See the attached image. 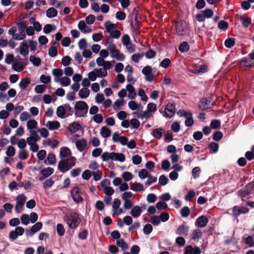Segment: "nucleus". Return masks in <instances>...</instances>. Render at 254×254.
I'll return each instance as SVG.
<instances>
[{"mask_svg": "<svg viewBox=\"0 0 254 254\" xmlns=\"http://www.w3.org/2000/svg\"><path fill=\"white\" fill-rule=\"evenodd\" d=\"M31 115L27 112H23L20 116V120L21 122H24L26 120L31 119Z\"/></svg>", "mask_w": 254, "mask_h": 254, "instance_id": "680f3d73", "label": "nucleus"}, {"mask_svg": "<svg viewBox=\"0 0 254 254\" xmlns=\"http://www.w3.org/2000/svg\"><path fill=\"white\" fill-rule=\"evenodd\" d=\"M187 28V25L186 21L180 20L176 22V31L179 35H183Z\"/></svg>", "mask_w": 254, "mask_h": 254, "instance_id": "f8f14e48", "label": "nucleus"}, {"mask_svg": "<svg viewBox=\"0 0 254 254\" xmlns=\"http://www.w3.org/2000/svg\"><path fill=\"white\" fill-rule=\"evenodd\" d=\"M78 27L79 30L82 31L84 29H88V30H86V29H85L83 31L84 33H89L91 31L90 28L86 25L85 22L83 20L79 21L78 24Z\"/></svg>", "mask_w": 254, "mask_h": 254, "instance_id": "e433bc0d", "label": "nucleus"}, {"mask_svg": "<svg viewBox=\"0 0 254 254\" xmlns=\"http://www.w3.org/2000/svg\"><path fill=\"white\" fill-rule=\"evenodd\" d=\"M199 108L201 110L210 109L213 106V103L210 97L202 99L199 103Z\"/></svg>", "mask_w": 254, "mask_h": 254, "instance_id": "6e6552de", "label": "nucleus"}, {"mask_svg": "<svg viewBox=\"0 0 254 254\" xmlns=\"http://www.w3.org/2000/svg\"><path fill=\"white\" fill-rule=\"evenodd\" d=\"M238 192L243 200L251 197L254 195V182H250Z\"/></svg>", "mask_w": 254, "mask_h": 254, "instance_id": "20e7f679", "label": "nucleus"}, {"mask_svg": "<svg viewBox=\"0 0 254 254\" xmlns=\"http://www.w3.org/2000/svg\"><path fill=\"white\" fill-rule=\"evenodd\" d=\"M95 71L98 77H105L107 75V71L103 68H95Z\"/></svg>", "mask_w": 254, "mask_h": 254, "instance_id": "79ce46f5", "label": "nucleus"}, {"mask_svg": "<svg viewBox=\"0 0 254 254\" xmlns=\"http://www.w3.org/2000/svg\"><path fill=\"white\" fill-rule=\"evenodd\" d=\"M171 63V60L169 58H165L161 61L159 65L163 68H166L169 66Z\"/></svg>", "mask_w": 254, "mask_h": 254, "instance_id": "052dcab7", "label": "nucleus"}, {"mask_svg": "<svg viewBox=\"0 0 254 254\" xmlns=\"http://www.w3.org/2000/svg\"><path fill=\"white\" fill-rule=\"evenodd\" d=\"M142 73L145 75V80L147 81L151 82L153 80L154 76L152 73V68L150 66L147 65L143 67L142 69Z\"/></svg>", "mask_w": 254, "mask_h": 254, "instance_id": "9b49d317", "label": "nucleus"}, {"mask_svg": "<svg viewBox=\"0 0 254 254\" xmlns=\"http://www.w3.org/2000/svg\"><path fill=\"white\" fill-rule=\"evenodd\" d=\"M64 220L68 227L72 229H76L81 222L79 214L73 211L65 215L64 216Z\"/></svg>", "mask_w": 254, "mask_h": 254, "instance_id": "f257e3e1", "label": "nucleus"}, {"mask_svg": "<svg viewBox=\"0 0 254 254\" xmlns=\"http://www.w3.org/2000/svg\"><path fill=\"white\" fill-rule=\"evenodd\" d=\"M29 61L35 66H39L41 64V61L39 58L36 57L34 56H31L29 58Z\"/></svg>", "mask_w": 254, "mask_h": 254, "instance_id": "c03bdc74", "label": "nucleus"}, {"mask_svg": "<svg viewBox=\"0 0 254 254\" xmlns=\"http://www.w3.org/2000/svg\"><path fill=\"white\" fill-rule=\"evenodd\" d=\"M71 61V58L68 56H66L63 58L62 60V64L64 66H67L70 64Z\"/></svg>", "mask_w": 254, "mask_h": 254, "instance_id": "338daca9", "label": "nucleus"}, {"mask_svg": "<svg viewBox=\"0 0 254 254\" xmlns=\"http://www.w3.org/2000/svg\"><path fill=\"white\" fill-rule=\"evenodd\" d=\"M179 50L182 53L187 52L190 50V46L187 42H183L180 44Z\"/></svg>", "mask_w": 254, "mask_h": 254, "instance_id": "ea45409f", "label": "nucleus"}, {"mask_svg": "<svg viewBox=\"0 0 254 254\" xmlns=\"http://www.w3.org/2000/svg\"><path fill=\"white\" fill-rule=\"evenodd\" d=\"M71 194L72 197V199L76 203H78L83 200V198L81 197L80 193L79 191V189L77 187H74L71 190Z\"/></svg>", "mask_w": 254, "mask_h": 254, "instance_id": "4468645a", "label": "nucleus"}, {"mask_svg": "<svg viewBox=\"0 0 254 254\" xmlns=\"http://www.w3.org/2000/svg\"><path fill=\"white\" fill-rule=\"evenodd\" d=\"M71 154L70 150L67 147H63L60 149V158L61 159L70 157Z\"/></svg>", "mask_w": 254, "mask_h": 254, "instance_id": "f3484780", "label": "nucleus"}, {"mask_svg": "<svg viewBox=\"0 0 254 254\" xmlns=\"http://www.w3.org/2000/svg\"><path fill=\"white\" fill-rule=\"evenodd\" d=\"M30 83L29 78L26 77L22 79L19 83V88L22 90L25 89Z\"/></svg>", "mask_w": 254, "mask_h": 254, "instance_id": "c756f323", "label": "nucleus"}, {"mask_svg": "<svg viewBox=\"0 0 254 254\" xmlns=\"http://www.w3.org/2000/svg\"><path fill=\"white\" fill-rule=\"evenodd\" d=\"M127 90L128 92V98L134 99L136 96L134 87L131 84H127L126 86Z\"/></svg>", "mask_w": 254, "mask_h": 254, "instance_id": "5701e85b", "label": "nucleus"}, {"mask_svg": "<svg viewBox=\"0 0 254 254\" xmlns=\"http://www.w3.org/2000/svg\"><path fill=\"white\" fill-rule=\"evenodd\" d=\"M207 218L204 215L198 217L195 222V226L197 227L202 228L205 227L208 223Z\"/></svg>", "mask_w": 254, "mask_h": 254, "instance_id": "2eb2a0df", "label": "nucleus"}, {"mask_svg": "<svg viewBox=\"0 0 254 254\" xmlns=\"http://www.w3.org/2000/svg\"><path fill=\"white\" fill-rule=\"evenodd\" d=\"M75 162L76 158L74 157L63 159L58 163V169L60 172L65 173L73 167L75 164Z\"/></svg>", "mask_w": 254, "mask_h": 254, "instance_id": "7ed1b4c3", "label": "nucleus"}, {"mask_svg": "<svg viewBox=\"0 0 254 254\" xmlns=\"http://www.w3.org/2000/svg\"><path fill=\"white\" fill-rule=\"evenodd\" d=\"M92 175H93V179L95 181H99L102 177V173L101 171L99 170H97V171L93 172L92 173Z\"/></svg>", "mask_w": 254, "mask_h": 254, "instance_id": "5fc2aeb1", "label": "nucleus"}, {"mask_svg": "<svg viewBox=\"0 0 254 254\" xmlns=\"http://www.w3.org/2000/svg\"><path fill=\"white\" fill-rule=\"evenodd\" d=\"M100 134L103 138H106L110 136L111 131L107 127H103L101 129Z\"/></svg>", "mask_w": 254, "mask_h": 254, "instance_id": "72a5a7b5", "label": "nucleus"}, {"mask_svg": "<svg viewBox=\"0 0 254 254\" xmlns=\"http://www.w3.org/2000/svg\"><path fill=\"white\" fill-rule=\"evenodd\" d=\"M57 116L61 119H64L66 118L65 109L64 104L59 106L56 111Z\"/></svg>", "mask_w": 254, "mask_h": 254, "instance_id": "bb28decb", "label": "nucleus"}, {"mask_svg": "<svg viewBox=\"0 0 254 254\" xmlns=\"http://www.w3.org/2000/svg\"><path fill=\"white\" fill-rule=\"evenodd\" d=\"M48 53L51 57L54 58L56 57L58 54L57 49L56 47L52 46L49 49Z\"/></svg>", "mask_w": 254, "mask_h": 254, "instance_id": "e2e57ef3", "label": "nucleus"}, {"mask_svg": "<svg viewBox=\"0 0 254 254\" xmlns=\"http://www.w3.org/2000/svg\"><path fill=\"white\" fill-rule=\"evenodd\" d=\"M137 95L141 97V100L142 101H144V102H146L147 101V100L148 99V97L145 95V91H144V90L143 89L140 88L138 90V92H137Z\"/></svg>", "mask_w": 254, "mask_h": 254, "instance_id": "bf43d9fd", "label": "nucleus"}, {"mask_svg": "<svg viewBox=\"0 0 254 254\" xmlns=\"http://www.w3.org/2000/svg\"><path fill=\"white\" fill-rule=\"evenodd\" d=\"M117 245L121 248L122 250L125 251L128 248L127 244L124 239H119L116 241Z\"/></svg>", "mask_w": 254, "mask_h": 254, "instance_id": "58836bf2", "label": "nucleus"}, {"mask_svg": "<svg viewBox=\"0 0 254 254\" xmlns=\"http://www.w3.org/2000/svg\"><path fill=\"white\" fill-rule=\"evenodd\" d=\"M238 18L245 27H248L251 23V19L249 17H238Z\"/></svg>", "mask_w": 254, "mask_h": 254, "instance_id": "c9c22d12", "label": "nucleus"}, {"mask_svg": "<svg viewBox=\"0 0 254 254\" xmlns=\"http://www.w3.org/2000/svg\"><path fill=\"white\" fill-rule=\"evenodd\" d=\"M81 128V125L78 122H74L69 125V130L72 133L78 131Z\"/></svg>", "mask_w": 254, "mask_h": 254, "instance_id": "a878e982", "label": "nucleus"}, {"mask_svg": "<svg viewBox=\"0 0 254 254\" xmlns=\"http://www.w3.org/2000/svg\"><path fill=\"white\" fill-rule=\"evenodd\" d=\"M77 149L80 152L82 151L86 146V141L85 139L77 140L75 142Z\"/></svg>", "mask_w": 254, "mask_h": 254, "instance_id": "2f4dec72", "label": "nucleus"}, {"mask_svg": "<svg viewBox=\"0 0 254 254\" xmlns=\"http://www.w3.org/2000/svg\"><path fill=\"white\" fill-rule=\"evenodd\" d=\"M25 230L21 227H16L14 230L10 232L9 239L11 241L15 240L19 236H22L24 233Z\"/></svg>", "mask_w": 254, "mask_h": 254, "instance_id": "0eeeda50", "label": "nucleus"}, {"mask_svg": "<svg viewBox=\"0 0 254 254\" xmlns=\"http://www.w3.org/2000/svg\"><path fill=\"white\" fill-rule=\"evenodd\" d=\"M59 142L56 139H47L43 141V144L44 145H49L52 148L56 147L58 145Z\"/></svg>", "mask_w": 254, "mask_h": 254, "instance_id": "cd10ccee", "label": "nucleus"}, {"mask_svg": "<svg viewBox=\"0 0 254 254\" xmlns=\"http://www.w3.org/2000/svg\"><path fill=\"white\" fill-rule=\"evenodd\" d=\"M64 107L65 109L66 118L72 116L74 113V110L70 106V105L67 104H64Z\"/></svg>", "mask_w": 254, "mask_h": 254, "instance_id": "a19ab883", "label": "nucleus"}, {"mask_svg": "<svg viewBox=\"0 0 254 254\" xmlns=\"http://www.w3.org/2000/svg\"><path fill=\"white\" fill-rule=\"evenodd\" d=\"M42 228V222H38L33 225L31 229H26L25 230V235L27 237H32L36 233L40 231Z\"/></svg>", "mask_w": 254, "mask_h": 254, "instance_id": "1a4fd4ad", "label": "nucleus"}, {"mask_svg": "<svg viewBox=\"0 0 254 254\" xmlns=\"http://www.w3.org/2000/svg\"><path fill=\"white\" fill-rule=\"evenodd\" d=\"M105 26L106 27L107 32L109 33L114 31L116 28V25L109 21L105 22Z\"/></svg>", "mask_w": 254, "mask_h": 254, "instance_id": "09e8293b", "label": "nucleus"}, {"mask_svg": "<svg viewBox=\"0 0 254 254\" xmlns=\"http://www.w3.org/2000/svg\"><path fill=\"white\" fill-rule=\"evenodd\" d=\"M228 27V22L220 20L218 23V28L222 31H225Z\"/></svg>", "mask_w": 254, "mask_h": 254, "instance_id": "37998d69", "label": "nucleus"}, {"mask_svg": "<svg viewBox=\"0 0 254 254\" xmlns=\"http://www.w3.org/2000/svg\"><path fill=\"white\" fill-rule=\"evenodd\" d=\"M44 163L47 165H55L56 163V159L55 154L49 153L47 158L45 160Z\"/></svg>", "mask_w": 254, "mask_h": 254, "instance_id": "412c9836", "label": "nucleus"}, {"mask_svg": "<svg viewBox=\"0 0 254 254\" xmlns=\"http://www.w3.org/2000/svg\"><path fill=\"white\" fill-rule=\"evenodd\" d=\"M55 29V26L51 24H46L43 28V31L45 34H49Z\"/></svg>", "mask_w": 254, "mask_h": 254, "instance_id": "49530a36", "label": "nucleus"}, {"mask_svg": "<svg viewBox=\"0 0 254 254\" xmlns=\"http://www.w3.org/2000/svg\"><path fill=\"white\" fill-rule=\"evenodd\" d=\"M185 118H186L185 125L187 127H191L194 123L192 113L189 111L187 112Z\"/></svg>", "mask_w": 254, "mask_h": 254, "instance_id": "393cba45", "label": "nucleus"}, {"mask_svg": "<svg viewBox=\"0 0 254 254\" xmlns=\"http://www.w3.org/2000/svg\"><path fill=\"white\" fill-rule=\"evenodd\" d=\"M74 110L76 118L86 117L88 111V105L85 101H77L75 103Z\"/></svg>", "mask_w": 254, "mask_h": 254, "instance_id": "f03ea898", "label": "nucleus"}, {"mask_svg": "<svg viewBox=\"0 0 254 254\" xmlns=\"http://www.w3.org/2000/svg\"><path fill=\"white\" fill-rule=\"evenodd\" d=\"M125 100L124 99H118L117 100L113 105V108L114 110L117 111L119 108L124 105Z\"/></svg>", "mask_w": 254, "mask_h": 254, "instance_id": "de8ad7c7", "label": "nucleus"}, {"mask_svg": "<svg viewBox=\"0 0 254 254\" xmlns=\"http://www.w3.org/2000/svg\"><path fill=\"white\" fill-rule=\"evenodd\" d=\"M145 209V207L144 205H142V207L138 205H135L131 208L130 214L133 218H137L141 215L142 211Z\"/></svg>", "mask_w": 254, "mask_h": 254, "instance_id": "ddd939ff", "label": "nucleus"}, {"mask_svg": "<svg viewBox=\"0 0 254 254\" xmlns=\"http://www.w3.org/2000/svg\"><path fill=\"white\" fill-rule=\"evenodd\" d=\"M46 155L47 152L45 150H41L38 152L37 156L39 160L42 161L45 159L46 157Z\"/></svg>", "mask_w": 254, "mask_h": 254, "instance_id": "774afa93", "label": "nucleus"}, {"mask_svg": "<svg viewBox=\"0 0 254 254\" xmlns=\"http://www.w3.org/2000/svg\"><path fill=\"white\" fill-rule=\"evenodd\" d=\"M54 81L56 82H60L61 85L64 86H67L70 83V79L68 77H63L61 78H55Z\"/></svg>", "mask_w": 254, "mask_h": 254, "instance_id": "b1692460", "label": "nucleus"}, {"mask_svg": "<svg viewBox=\"0 0 254 254\" xmlns=\"http://www.w3.org/2000/svg\"><path fill=\"white\" fill-rule=\"evenodd\" d=\"M175 112L176 108L175 105L172 103H168L165 108L164 116L170 118L174 115Z\"/></svg>", "mask_w": 254, "mask_h": 254, "instance_id": "9d476101", "label": "nucleus"}, {"mask_svg": "<svg viewBox=\"0 0 254 254\" xmlns=\"http://www.w3.org/2000/svg\"><path fill=\"white\" fill-rule=\"evenodd\" d=\"M235 39L232 38L227 39L225 41V45L228 48H231L235 45Z\"/></svg>", "mask_w": 254, "mask_h": 254, "instance_id": "8fccbe9b", "label": "nucleus"}, {"mask_svg": "<svg viewBox=\"0 0 254 254\" xmlns=\"http://www.w3.org/2000/svg\"><path fill=\"white\" fill-rule=\"evenodd\" d=\"M112 58H115L119 61H124L125 59V55L121 53L119 50L116 49L110 53Z\"/></svg>", "mask_w": 254, "mask_h": 254, "instance_id": "6ab92c4d", "label": "nucleus"}, {"mask_svg": "<svg viewBox=\"0 0 254 254\" xmlns=\"http://www.w3.org/2000/svg\"><path fill=\"white\" fill-rule=\"evenodd\" d=\"M26 199L27 198L26 196L23 194H19L16 197V204L15 209L17 212L19 213L22 210L23 206L25 203Z\"/></svg>", "mask_w": 254, "mask_h": 254, "instance_id": "423d86ee", "label": "nucleus"}, {"mask_svg": "<svg viewBox=\"0 0 254 254\" xmlns=\"http://www.w3.org/2000/svg\"><path fill=\"white\" fill-rule=\"evenodd\" d=\"M45 126L49 129L54 130L60 127V123L57 121H48Z\"/></svg>", "mask_w": 254, "mask_h": 254, "instance_id": "a211bd4d", "label": "nucleus"}, {"mask_svg": "<svg viewBox=\"0 0 254 254\" xmlns=\"http://www.w3.org/2000/svg\"><path fill=\"white\" fill-rule=\"evenodd\" d=\"M249 211V209L246 207H239L235 206L233 207V214L235 216H238L241 214L247 213Z\"/></svg>", "mask_w": 254, "mask_h": 254, "instance_id": "dca6fc26", "label": "nucleus"}, {"mask_svg": "<svg viewBox=\"0 0 254 254\" xmlns=\"http://www.w3.org/2000/svg\"><path fill=\"white\" fill-rule=\"evenodd\" d=\"M189 228L188 226L181 225L178 227L176 230V233L177 235H187L189 232Z\"/></svg>", "mask_w": 254, "mask_h": 254, "instance_id": "4be33fe9", "label": "nucleus"}, {"mask_svg": "<svg viewBox=\"0 0 254 254\" xmlns=\"http://www.w3.org/2000/svg\"><path fill=\"white\" fill-rule=\"evenodd\" d=\"M7 156L9 157H12L15 155V150L12 146H9L5 152Z\"/></svg>", "mask_w": 254, "mask_h": 254, "instance_id": "69168bd1", "label": "nucleus"}, {"mask_svg": "<svg viewBox=\"0 0 254 254\" xmlns=\"http://www.w3.org/2000/svg\"><path fill=\"white\" fill-rule=\"evenodd\" d=\"M130 189L134 191H141L144 190V187L141 184L135 183L130 186Z\"/></svg>", "mask_w": 254, "mask_h": 254, "instance_id": "f704fd0d", "label": "nucleus"}, {"mask_svg": "<svg viewBox=\"0 0 254 254\" xmlns=\"http://www.w3.org/2000/svg\"><path fill=\"white\" fill-rule=\"evenodd\" d=\"M101 159L104 162H107L109 160H112L113 161H118L123 162L125 161V156L123 153L104 152L101 155Z\"/></svg>", "mask_w": 254, "mask_h": 254, "instance_id": "39448f33", "label": "nucleus"}, {"mask_svg": "<svg viewBox=\"0 0 254 254\" xmlns=\"http://www.w3.org/2000/svg\"><path fill=\"white\" fill-rule=\"evenodd\" d=\"M54 171L53 168L48 167L42 169L41 171V174L47 178L54 173Z\"/></svg>", "mask_w": 254, "mask_h": 254, "instance_id": "4c0bfd02", "label": "nucleus"}, {"mask_svg": "<svg viewBox=\"0 0 254 254\" xmlns=\"http://www.w3.org/2000/svg\"><path fill=\"white\" fill-rule=\"evenodd\" d=\"M190 213V209L187 206L183 207L180 210V213L182 217H187Z\"/></svg>", "mask_w": 254, "mask_h": 254, "instance_id": "603ef678", "label": "nucleus"}, {"mask_svg": "<svg viewBox=\"0 0 254 254\" xmlns=\"http://www.w3.org/2000/svg\"><path fill=\"white\" fill-rule=\"evenodd\" d=\"M219 145L217 143L212 142L209 145V149L211 150L213 153H216L218 150Z\"/></svg>", "mask_w": 254, "mask_h": 254, "instance_id": "4d7b16f0", "label": "nucleus"}, {"mask_svg": "<svg viewBox=\"0 0 254 254\" xmlns=\"http://www.w3.org/2000/svg\"><path fill=\"white\" fill-rule=\"evenodd\" d=\"M20 219L22 224L27 225L29 223L30 218L28 214H22L21 216Z\"/></svg>", "mask_w": 254, "mask_h": 254, "instance_id": "13d9d810", "label": "nucleus"}, {"mask_svg": "<svg viewBox=\"0 0 254 254\" xmlns=\"http://www.w3.org/2000/svg\"><path fill=\"white\" fill-rule=\"evenodd\" d=\"M164 130L162 128H158L153 130L152 134L154 138L160 139L162 137Z\"/></svg>", "mask_w": 254, "mask_h": 254, "instance_id": "473e14b6", "label": "nucleus"}, {"mask_svg": "<svg viewBox=\"0 0 254 254\" xmlns=\"http://www.w3.org/2000/svg\"><path fill=\"white\" fill-rule=\"evenodd\" d=\"M57 231L59 236H63L65 233V229L62 224H58L57 225Z\"/></svg>", "mask_w": 254, "mask_h": 254, "instance_id": "3c124183", "label": "nucleus"}, {"mask_svg": "<svg viewBox=\"0 0 254 254\" xmlns=\"http://www.w3.org/2000/svg\"><path fill=\"white\" fill-rule=\"evenodd\" d=\"M18 157L21 160H26L28 157V152L26 149H20L19 152Z\"/></svg>", "mask_w": 254, "mask_h": 254, "instance_id": "a18cd8bd", "label": "nucleus"}, {"mask_svg": "<svg viewBox=\"0 0 254 254\" xmlns=\"http://www.w3.org/2000/svg\"><path fill=\"white\" fill-rule=\"evenodd\" d=\"M90 94V91L87 88H82L79 90L78 96L81 99L87 98Z\"/></svg>", "mask_w": 254, "mask_h": 254, "instance_id": "c85d7f7f", "label": "nucleus"}, {"mask_svg": "<svg viewBox=\"0 0 254 254\" xmlns=\"http://www.w3.org/2000/svg\"><path fill=\"white\" fill-rule=\"evenodd\" d=\"M19 53L23 56H26L29 54L28 43L26 42H22L19 46Z\"/></svg>", "mask_w": 254, "mask_h": 254, "instance_id": "aec40b11", "label": "nucleus"}, {"mask_svg": "<svg viewBox=\"0 0 254 254\" xmlns=\"http://www.w3.org/2000/svg\"><path fill=\"white\" fill-rule=\"evenodd\" d=\"M153 230L152 226L150 224H147L143 227V231L145 235L150 234Z\"/></svg>", "mask_w": 254, "mask_h": 254, "instance_id": "864d4df0", "label": "nucleus"}, {"mask_svg": "<svg viewBox=\"0 0 254 254\" xmlns=\"http://www.w3.org/2000/svg\"><path fill=\"white\" fill-rule=\"evenodd\" d=\"M92 120L97 124H100L103 121V117L101 114H97L92 117Z\"/></svg>", "mask_w": 254, "mask_h": 254, "instance_id": "6e6d98bb", "label": "nucleus"}, {"mask_svg": "<svg viewBox=\"0 0 254 254\" xmlns=\"http://www.w3.org/2000/svg\"><path fill=\"white\" fill-rule=\"evenodd\" d=\"M38 123L34 120H30L27 121L26 126L29 131L35 130L37 128Z\"/></svg>", "mask_w": 254, "mask_h": 254, "instance_id": "7c9ffc66", "label": "nucleus"}, {"mask_svg": "<svg viewBox=\"0 0 254 254\" xmlns=\"http://www.w3.org/2000/svg\"><path fill=\"white\" fill-rule=\"evenodd\" d=\"M52 73L55 78H60L63 74V71L61 68H54L53 69Z\"/></svg>", "mask_w": 254, "mask_h": 254, "instance_id": "0e129e2a", "label": "nucleus"}]
</instances>
